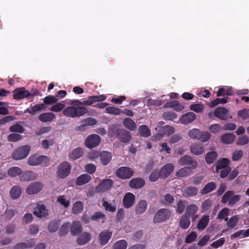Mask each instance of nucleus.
Returning <instances> with one entry per match:
<instances>
[{
  "label": "nucleus",
  "mask_w": 249,
  "mask_h": 249,
  "mask_svg": "<svg viewBox=\"0 0 249 249\" xmlns=\"http://www.w3.org/2000/svg\"><path fill=\"white\" fill-rule=\"evenodd\" d=\"M183 195L185 197L195 196L197 193V189L195 187H188L183 188L182 190Z\"/></svg>",
  "instance_id": "36"
},
{
  "label": "nucleus",
  "mask_w": 249,
  "mask_h": 249,
  "mask_svg": "<svg viewBox=\"0 0 249 249\" xmlns=\"http://www.w3.org/2000/svg\"><path fill=\"white\" fill-rule=\"evenodd\" d=\"M216 188V184L213 182H211L207 184L203 189L202 190L201 193L202 195H205L213 191Z\"/></svg>",
  "instance_id": "43"
},
{
  "label": "nucleus",
  "mask_w": 249,
  "mask_h": 249,
  "mask_svg": "<svg viewBox=\"0 0 249 249\" xmlns=\"http://www.w3.org/2000/svg\"><path fill=\"white\" fill-rule=\"evenodd\" d=\"M190 109L196 113H200L203 111L204 106L202 104H193L190 106Z\"/></svg>",
  "instance_id": "56"
},
{
  "label": "nucleus",
  "mask_w": 249,
  "mask_h": 249,
  "mask_svg": "<svg viewBox=\"0 0 249 249\" xmlns=\"http://www.w3.org/2000/svg\"><path fill=\"white\" fill-rule=\"evenodd\" d=\"M22 173L21 169L17 166L10 168L8 171V174L11 177H15L19 175Z\"/></svg>",
  "instance_id": "47"
},
{
  "label": "nucleus",
  "mask_w": 249,
  "mask_h": 249,
  "mask_svg": "<svg viewBox=\"0 0 249 249\" xmlns=\"http://www.w3.org/2000/svg\"><path fill=\"white\" fill-rule=\"evenodd\" d=\"M174 169V165L171 163H168L163 166L160 171V176L163 178L168 177Z\"/></svg>",
  "instance_id": "20"
},
{
  "label": "nucleus",
  "mask_w": 249,
  "mask_h": 249,
  "mask_svg": "<svg viewBox=\"0 0 249 249\" xmlns=\"http://www.w3.org/2000/svg\"><path fill=\"white\" fill-rule=\"evenodd\" d=\"M71 104L72 106L67 107L63 110L62 114L64 116L75 118L82 116L87 112V109L80 106L82 104L78 100L72 101Z\"/></svg>",
  "instance_id": "1"
},
{
  "label": "nucleus",
  "mask_w": 249,
  "mask_h": 249,
  "mask_svg": "<svg viewBox=\"0 0 249 249\" xmlns=\"http://www.w3.org/2000/svg\"><path fill=\"white\" fill-rule=\"evenodd\" d=\"M112 234V232L107 230L100 232L98 236L100 244L102 246L106 245L111 237Z\"/></svg>",
  "instance_id": "18"
},
{
  "label": "nucleus",
  "mask_w": 249,
  "mask_h": 249,
  "mask_svg": "<svg viewBox=\"0 0 249 249\" xmlns=\"http://www.w3.org/2000/svg\"><path fill=\"white\" fill-rule=\"evenodd\" d=\"M188 134L191 139L199 140L201 131L197 128H193L188 131Z\"/></svg>",
  "instance_id": "41"
},
{
  "label": "nucleus",
  "mask_w": 249,
  "mask_h": 249,
  "mask_svg": "<svg viewBox=\"0 0 249 249\" xmlns=\"http://www.w3.org/2000/svg\"><path fill=\"white\" fill-rule=\"evenodd\" d=\"M43 185L40 182H35L29 184L26 189V193L29 195L37 194L43 188Z\"/></svg>",
  "instance_id": "9"
},
{
  "label": "nucleus",
  "mask_w": 249,
  "mask_h": 249,
  "mask_svg": "<svg viewBox=\"0 0 249 249\" xmlns=\"http://www.w3.org/2000/svg\"><path fill=\"white\" fill-rule=\"evenodd\" d=\"M91 236L88 232H85L79 236L76 242L79 245H83L88 243L90 240Z\"/></svg>",
  "instance_id": "29"
},
{
  "label": "nucleus",
  "mask_w": 249,
  "mask_h": 249,
  "mask_svg": "<svg viewBox=\"0 0 249 249\" xmlns=\"http://www.w3.org/2000/svg\"><path fill=\"white\" fill-rule=\"evenodd\" d=\"M240 198L241 196L240 195H234L233 192L229 191L224 194L221 201L223 203L228 202L229 205H232L239 201Z\"/></svg>",
  "instance_id": "7"
},
{
  "label": "nucleus",
  "mask_w": 249,
  "mask_h": 249,
  "mask_svg": "<svg viewBox=\"0 0 249 249\" xmlns=\"http://www.w3.org/2000/svg\"><path fill=\"white\" fill-rule=\"evenodd\" d=\"M71 171L70 163L67 161H64L61 163L57 167V176L60 178H64L70 175Z\"/></svg>",
  "instance_id": "4"
},
{
  "label": "nucleus",
  "mask_w": 249,
  "mask_h": 249,
  "mask_svg": "<svg viewBox=\"0 0 249 249\" xmlns=\"http://www.w3.org/2000/svg\"><path fill=\"white\" fill-rule=\"evenodd\" d=\"M179 163L181 165H187L191 169H195L197 165L196 161L189 156L182 157L179 160Z\"/></svg>",
  "instance_id": "13"
},
{
  "label": "nucleus",
  "mask_w": 249,
  "mask_h": 249,
  "mask_svg": "<svg viewBox=\"0 0 249 249\" xmlns=\"http://www.w3.org/2000/svg\"><path fill=\"white\" fill-rule=\"evenodd\" d=\"M191 169L189 167L182 168L177 172L176 176L179 178L186 177L191 174Z\"/></svg>",
  "instance_id": "42"
},
{
  "label": "nucleus",
  "mask_w": 249,
  "mask_h": 249,
  "mask_svg": "<svg viewBox=\"0 0 249 249\" xmlns=\"http://www.w3.org/2000/svg\"><path fill=\"white\" fill-rule=\"evenodd\" d=\"M91 219L104 223L106 219V215L102 212H96L91 216Z\"/></svg>",
  "instance_id": "51"
},
{
  "label": "nucleus",
  "mask_w": 249,
  "mask_h": 249,
  "mask_svg": "<svg viewBox=\"0 0 249 249\" xmlns=\"http://www.w3.org/2000/svg\"><path fill=\"white\" fill-rule=\"evenodd\" d=\"M185 207V202L182 200L178 201L177 203L176 211L178 213H181L184 211Z\"/></svg>",
  "instance_id": "62"
},
{
  "label": "nucleus",
  "mask_w": 249,
  "mask_h": 249,
  "mask_svg": "<svg viewBox=\"0 0 249 249\" xmlns=\"http://www.w3.org/2000/svg\"><path fill=\"white\" fill-rule=\"evenodd\" d=\"M47 107L44 104H40L36 105L31 107V108H28L24 111V113H29L31 114L34 115L36 113L42 110H45Z\"/></svg>",
  "instance_id": "21"
},
{
  "label": "nucleus",
  "mask_w": 249,
  "mask_h": 249,
  "mask_svg": "<svg viewBox=\"0 0 249 249\" xmlns=\"http://www.w3.org/2000/svg\"><path fill=\"white\" fill-rule=\"evenodd\" d=\"M34 214L40 218L46 217L48 215V210L45 206L41 203H38L35 209Z\"/></svg>",
  "instance_id": "15"
},
{
  "label": "nucleus",
  "mask_w": 249,
  "mask_h": 249,
  "mask_svg": "<svg viewBox=\"0 0 249 249\" xmlns=\"http://www.w3.org/2000/svg\"><path fill=\"white\" fill-rule=\"evenodd\" d=\"M54 143L53 139H48L43 140L41 142V145L44 149H48L50 146H52Z\"/></svg>",
  "instance_id": "63"
},
{
  "label": "nucleus",
  "mask_w": 249,
  "mask_h": 249,
  "mask_svg": "<svg viewBox=\"0 0 249 249\" xmlns=\"http://www.w3.org/2000/svg\"><path fill=\"white\" fill-rule=\"evenodd\" d=\"M170 216L171 212L169 210L161 209L156 213L153 218V222L159 223L164 222L169 219Z\"/></svg>",
  "instance_id": "5"
},
{
  "label": "nucleus",
  "mask_w": 249,
  "mask_h": 249,
  "mask_svg": "<svg viewBox=\"0 0 249 249\" xmlns=\"http://www.w3.org/2000/svg\"><path fill=\"white\" fill-rule=\"evenodd\" d=\"M91 179L90 176L87 174H84L76 178L75 183L78 186H82L88 183Z\"/></svg>",
  "instance_id": "22"
},
{
  "label": "nucleus",
  "mask_w": 249,
  "mask_h": 249,
  "mask_svg": "<svg viewBox=\"0 0 249 249\" xmlns=\"http://www.w3.org/2000/svg\"><path fill=\"white\" fill-rule=\"evenodd\" d=\"M55 118V115L51 112L43 113L39 115L38 119L44 123L51 122Z\"/></svg>",
  "instance_id": "27"
},
{
  "label": "nucleus",
  "mask_w": 249,
  "mask_h": 249,
  "mask_svg": "<svg viewBox=\"0 0 249 249\" xmlns=\"http://www.w3.org/2000/svg\"><path fill=\"white\" fill-rule=\"evenodd\" d=\"M243 155V151L242 150H235L232 154V159L234 161H237L241 159Z\"/></svg>",
  "instance_id": "60"
},
{
  "label": "nucleus",
  "mask_w": 249,
  "mask_h": 249,
  "mask_svg": "<svg viewBox=\"0 0 249 249\" xmlns=\"http://www.w3.org/2000/svg\"><path fill=\"white\" fill-rule=\"evenodd\" d=\"M190 225L189 218L184 215L181 217L179 222V226L183 229H187Z\"/></svg>",
  "instance_id": "49"
},
{
  "label": "nucleus",
  "mask_w": 249,
  "mask_h": 249,
  "mask_svg": "<svg viewBox=\"0 0 249 249\" xmlns=\"http://www.w3.org/2000/svg\"><path fill=\"white\" fill-rule=\"evenodd\" d=\"M118 139L124 143H126L131 140V135L130 133L125 130H121L119 131L117 135Z\"/></svg>",
  "instance_id": "24"
},
{
  "label": "nucleus",
  "mask_w": 249,
  "mask_h": 249,
  "mask_svg": "<svg viewBox=\"0 0 249 249\" xmlns=\"http://www.w3.org/2000/svg\"><path fill=\"white\" fill-rule=\"evenodd\" d=\"M31 96L29 91L24 88H20L15 89L13 92V98L16 100H20L27 98Z\"/></svg>",
  "instance_id": "12"
},
{
  "label": "nucleus",
  "mask_w": 249,
  "mask_h": 249,
  "mask_svg": "<svg viewBox=\"0 0 249 249\" xmlns=\"http://www.w3.org/2000/svg\"><path fill=\"white\" fill-rule=\"evenodd\" d=\"M35 240L31 239L26 242L20 243L16 245L15 249H30L35 244Z\"/></svg>",
  "instance_id": "31"
},
{
  "label": "nucleus",
  "mask_w": 249,
  "mask_h": 249,
  "mask_svg": "<svg viewBox=\"0 0 249 249\" xmlns=\"http://www.w3.org/2000/svg\"><path fill=\"white\" fill-rule=\"evenodd\" d=\"M238 217L237 216H233L231 217L229 220L228 218H226L225 220L227 221V226L230 228L234 227L238 221Z\"/></svg>",
  "instance_id": "53"
},
{
  "label": "nucleus",
  "mask_w": 249,
  "mask_h": 249,
  "mask_svg": "<svg viewBox=\"0 0 249 249\" xmlns=\"http://www.w3.org/2000/svg\"><path fill=\"white\" fill-rule=\"evenodd\" d=\"M101 142L100 137L97 134H91L89 135L85 140V146L92 149L97 147L100 144Z\"/></svg>",
  "instance_id": "8"
},
{
  "label": "nucleus",
  "mask_w": 249,
  "mask_h": 249,
  "mask_svg": "<svg viewBox=\"0 0 249 249\" xmlns=\"http://www.w3.org/2000/svg\"><path fill=\"white\" fill-rule=\"evenodd\" d=\"M164 107H172L177 111H180L184 109V107L183 105L180 104L178 101H173L172 102H167L164 105Z\"/></svg>",
  "instance_id": "23"
},
{
  "label": "nucleus",
  "mask_w": 249,
  "mask_h": 249,
  "mask_svg": "<svg viewBox=\"0 0 249 249\" xmlns=\"http://www.w3.org/2000/svg\"><path fill=\"white\" fill-rule=\"evenodd\" d=\"M162 133H159L155 136L156 140H160L163 135L169 136L175 132V129L173 126L165 125L163 127Z\"/></svg>",
  "instance_id": "17"
},
{
  "label": "nucleus",
  "mask_w": 249,
  "mask_h": 249,
  "mask_svg": "<svg viewBox=\"0 0 249 249\" xmlns=\"http://www.w3.org/2000/svg\"><path fill=\"white\" fill-rule=\"evenodd\" d=\"M84 210L83 203L80 201H77L72 204V212L75 214H78L82 213Z\"/></svg>",
  "instance_id": "34"
},
{
  "label": "nucleus",
  "mask_w": 249,
  "mask_h": 249,
  "mask_svg": "<svg viewBox=\"0 0 249 249\" xmlns=\"http://www.w3.org/2000/svg\"><path fill=\"white\" fill-rule=\"evenodd\" d=\"M235 136L232 133H226L222 135L220 139L222 142L225 144H231L235 140Z\"/></svg>",
  "instance_id": "30"
},
{
  "label": "nucleus",
  "mask_w": 249,
  "mask_h": 249,
  "mask_svg": "<svg viewBox=\"0 0 249 249\" xmlns=\"http://www.w3.org/2000/svg\"><path fill=\"white\" fill-rule=\"evenodd\" d=\"M133 174V171L127 167H122L116 171V175L120 178L127 179L130 178Z\"/></svg>",
  "instance_id": "11"
},
{
  "label": "nucleus",
  "mask_w": 249,
  "mask_h": 249,
  "mask_svg": "<svg viewBox=\"0 0 249 249\" xmlns=\"http://www.w3.org/2000/svg\"><path fill=\"white\" fill-rule=\"evenodd\" d=\"M100 203L101 204L104 209L107 211L113 213L116 210L117 206L115 205V204L109 203L104 199H103L100 202Z\"/></svg>",
  "instance_id": "38"
},
{
  "label": "nucleus",
  "mask_w": 249,
  "mask_h": 249,
  "mask_svg": "<svg viewBox=\"0 0 249 249\" xmlns=\"http://www.w3.org/2000/svg\"><path fill=\"white\" fill-rule=\"evenodd\" d=\"M123 124L125 127L130 131H134L137 128L135 123L129 118H125L123 120Z\"/></svg>",
  "instance_id": "37"
},
{
  "label": "nucleus",
  "mask_w": 249,
  "mask_h": 249,
  "mask_svg": "<svg viewBox=\"0 0 249 249\" xmlns=\"http://www.w3.org/2000/svg\"><path fill=\"white\" fill-rule=\"evenodd\" d=\"M217 157V153L214 151L208 153L205 157L206 161L208 164L213 162Z\"/></svg>",
  "instance_id": "45"
},
{
  "label": "nucleus",
  "mask_w": 249,
  "mask_h": 249,
  "mask_svg": "<svg viewBox=\"0 0 249 249\" xmlns=\"http://www.w3.org/2000/svg\"><path fill=\"white\" fill-rule=\"evenodd\" d=\"M70 227V223H66L64 224L61 227L59 233L60 236H63L68 233Z\"/></svg>",
  "instance_id": "61"
},
{
  "label": "nucleus",
  "mask_w": 249,
  "mask_h": 249,
  "mask_svg": "<svg viewBox=\"0 0 249 249\" xmlns=\"http://www.w3.org/2000/svg\"><path fill=\"white\" fill-rule=\"evenodd\" d=\"M30 147L28 145H22L15 149L12 154V157L15 160H21L26 158L29 155Z\"/></svg>",
  "instance_id": "3"
},
{
  "label": "nucleus",
  "mask_w": 249,
  "mask_h": 249,
  "mask_svg": "<svg viewBox=\"0 0 249 249\" xmlns=\"http://www.w3.org/2000/svg\"><path fill=\"white\" fill-rule=\"evenodd\" d=\"M197 211L198 207L196 205L191 204L187 207L184 215L188 218L191 217L193 221H195L198 216Z\"/></svg>",
  "instance_id": "10"
},
{
  "label": "nucleus",
  "mask_w": 249,
  "mask_h": 249,
  "mask_svg": "<svg viewBox=\"0 0 249 249\" xmlns=\"http://www.w3.org/2000/svg\"><path fill=\"white\" fill-rule=\"evenodd\" d=\"M127 247V242L126 240L122 239L115 242L112 249H126Z\"/></svg>",
  "instance_id": "48"
},
{
  "label": "nucleus",
  "mask_w": 249,
  "mask_h": 249,
  "mask_svg": "<svg viewBox=\"0 0 249 249\" xmlns=\"http://www.w3.org/2000/svg\"><path fill=\"white\" fill-rule=\"evenodd\" d=\"M112 185L113 181L111 179L104 180L96 187V191L98 192H105L109 190Z\"/></svg>",
  "instance_id": "16"
},
{
  "label": "nucleus",
  "mask_w": 249,
  "mask_h": 249,
  "mask_svg": "<svg viewBox=\"0 0 249 249\" xmlns=\"http://www.w3.org/2000/svg\"><path fill=\"white\" fill-rule=\"evenodd\" d=\"M106 110L108 113L114 115H119L122 112L120 108L114 107H107Z\"/></svg>",
  "instance_id": "58"
},
{
  "label": "nucleus",
  "mask_w": 249,
  "mask_h": 249,
  "mask_svg": "<svg viewBox=\"0 0 249 249\" xmlns=\"http://www.w3.org/2000/svg\"><path fill=\"white\" fill-rule=\"evenodd\" d=\"M249 142V137L247 135H243L239 137L236 141V144L238 146H243L248 144Z\"/></svg>",
  "instance_id": "52"
},
{
  "label": "nucleus",
  "mask_w": 249,
  "mask_h": 249,
  "mask_svg": "<svg viewBox=\"0 0 249 249\" xmlns=\"http://www.w3.org/2000/svg\"><path fill=\"white\" fill-rule=\"evenodd\" d=\"M65 105L64 104H62L61 103H57L55 105H53L51 107L50 110L52 111L58 112L62 110H64L65 109Z\"/></svg>",
  "instance_id": "55"
},
{
  "label": "nucleus",
  "mask_w": 249,
  "mask_h": 249,
  "mask_svg": "<svg viewBox=\"0 0 249 249\" xmlns=\"http://www.w3.org/2000/svg\"><path fill=\"white\" fill-rule=\"evenodd\" d=\"M83 149L81 147H77L72 150L69 154V157L71 160H75L80 158L83 155Z\"/></svg>",
  "instance_id": "26"
},
{
  "label": "nucleus",
  "mask_w": 249,
  "mask_h": 249,
  "mask_svg": "<svg viewBox=\"0 0 249 249\" xmlns=\"http://www.w3.org/2000/svg\"><path fill=\"white\" fill-rule=\"evenodd\" d=\"M237 115L244 120L249 119V109H244L240 110L238 112Z\"/></svg>",
  "instance_id": "59"
},
{
  "label": "nucleus",
  "mask_w": 249,
  "mask_h": 249,
  "mask_svg": "<svg viewBox=\"0 0 249 249\" xmlns=\"http://www.w3.org/2000/svg\"><path fill=\"white\" fill-rule=\"evenodd\" d=\"M82 231V228L79 221H73L71 225V232L72 235H78Z\"/></svg>",
  "instance_id": "28"
},
{
  "label": "nucleus",
  "mask_w": 249,
  "mask_h": 249,
  "mask_svg": "<svg viewBox=\"0 0 249 249\" xmlns=\"http://www.w3.org/2000/svg\"><path fill=\"white\" fill-rule=\"evenodd\" d=\"M21 188L18 186L13 187L10 191L11 197L13 199H16L19 197L21 194Z\"/></svg>",
  "instance_id": "35"
},
{
  "label": "nucleus",
  "mask_w": 249,
  "mask_h": 249,
  "mask_svg": "<svg viewBox=\"0 0 249 249\" xmlns=\"http://www.w3.org/2000/svg\"><path fill=\"white\" fill-rule=\"evenodd\" d=\"M229 163V160L226 158H223L221 160H219L217 162L216 165V172H218L219 169H223L225 168L229 167L228 165Z\"/></svg>",
  "instance_id": "46"
},
{
  "label": "nucleus",
  "mask_w": 249,
  "mask_h": 249,
  "mask_svg": "<svg viewBox=\"0 0 249 249\" xmlns=\"http://www.w3.org/2000/svg\"><path fill=\"white\" fill-rule=\"evenodd\" d=\"M208 129L210 132L213 134L218 133L223 130L222 127L218 124H211Z\"/></svg>",
  "instance_id": "50"
},
{
  "label": "nucleus",
  "mask_w": 249,
  "mask_h": 249,
  "mask_svg": "<svg viewBox=\"0 0 249 249\" xmlns=\"http://www.w3.org/2000/svg\"><path fill=\"white\" fill-rule=\"evenodd\" d=\"M147 203L144 200H141L138 202L136 206L135 211L137 214H141L146 210Z\"/></svg>",
  "instance_id": "39"
},
{
  "label": "nucleus",
  "mask_w": 249,
  "mask_h": 249,
  "mask_svg": "<svg viewBox=\"0 0 249 249\" xmlns=\"http://www.w3.org/2000/svg\"><path fill=\"white\" fill-rule=\"evenodd\" d=\"M49 159L45 156H40L37 154L31 155L28 159V164L30 166H37L43 164L45 166L49 164Z\"/></svg>",
  "instance_id": "2"
},
{
  "label": "nucleus",
  "mask_w": 249,
  "mask_h": 249,
  "mask_svg": "<svg viewBox=\"0 0 249 249\" xmlns=\"http://www.w3.org/2000/svg\"><path fill=\"white\" fill-rule=\"evenodd\" d=\"M139 133L140 135L143 137H148L150 135V131L146 125H141L139 127Z\"/></svg>",
  "instance_id": "54"
},
{
  "label": "nucleus",
  "mask_w": 249,
  "mask_h": 249,
  "mask_svg": "<svg viewBox=\"0 0 249 249\" xmlns=\"http://www.w3.org/2000/svg\"><path fill=\"white\" fill-rule=\"evenodd\" d=\"M56 202L65 208H67L70 205V198L69 196L62 195L59 196Z\"/></svg>",
  "instance_id": "32"
},
{
  "label": "nucleus",
  "mask_w": 249,
  "mask_h": 249,
  "mask_svg": "<svg viewBox=\"0 0 249 249\" xmlns=\"http://www.w3.org/2000/svg\"><path fill=\"white\" fill-rule=\"evenodd\" d=\"M111 154L110 153L103 151L100 153L101 160L103 165H107L111 159Z\"/></svg>",
  "instance_id": "40"
},
{
  "label": "nucleus",
  "mask_w": 249,
  "mask_h": 249,
  "mask_svg": "<svg viewBox=\"0 0 249 249\" xmlns=\"http://www.w3.org/2000/svg\"><path fill=\"white\" fill-rule=\"evenodd\" d=\"M190 150L192 154L196 155H200L204 152L205 148L201 144L195 143L191 146Z\"/></svg>",
  "instance_id": "25"
},
{
  "label": "nucleus",
  "mask_w": 249,
  "mask_h": 249,
  "mask_svg": "<svg viewBox=\"0 0 249 249\" xmlns=\"http://www.w3.org/2000/svg\"><path fill=\"white\" fill-rule=\"evenodd\" d=\"M196 118V114L193 112H190L181 116L179 120L182 124H187L194 121Z\"/></svg>",
  "instance_id": "19"
},
{
  "label": "nucleus",
  "mask_w": 249,
  "mask_h": 249,
  "mask_svg": "<svg viewBox=\"0 0 249 249\" xmlns=\"http://www.w3.org/2000/svg\"><path fill=\"white\" fill-rule=\"evenodd\" d=\"M144 180L140 178H135L131 179L129 183V185L131 188L138 189L142 188L144 185Z\"/></svg>",
  "instance_id": "33"
},
{
  "label": "nucleus",
  "mask_w": 249,
  "mask_h": 249,
  "mask_svg": "<svg viewBox=\"0 0 249 249\" xmlns=\"http://www.w3.org/2000/svg\"><path fill=\"white\" fill-rule=\"evenodd\" d=\"M135 196L131 193H126L123 198L124 207L126 209L131 207L135 203Z\"/></svg>",
  "instance_id": "14"
},
{
  "label": "nucleus",
  "mask_w": 249,
  "mask_h": 249,
  "mask_svg": "<svg viewBox=\"0 0 249 249\" xmlns=\"http://www.w3.org/2000/svg\"><path fill=\"white\" fill-rule=\"evenodd\" d=\"M208 115L211 118L214 116L221 120H225L229 118V110L226 108L218 107L214 109L213 112H209Z\"/></svg>",
  "instance_id": "6"
},
{
  "label": "nucleus",
  "mask_w": 249,
  "mask_h": 249,
  "mask_svg": "<svg viewBox=\"0 0 249 249\" xmlns=\"http://www.w3.org/2000/svg\"><path fill=\"white\" fill-rule=\"evenodd\" d=\"M21 136L19 134L13 133L8 136V139L10 142H16L21 139Z\"/></svg>",
  "instance_id": "64"
},
{
  "label": "nucleus",
  "mask_w": 249,
  "mask_h": 249,
  "mask_svg": "<svg viewBox=\"0 0 249 249\" xmlns=\"http://www.w3.org/2000/svg\"><path fill=\"white\" fill-rule=\"evenodd\" d=\"M209 221V216L205 215L203 216L197 224V228L199 230H203L207 226Z\"/></svg>",
  "instance_id": "44"
},
{
  "label": "nucleus",
  "mask_w": 249,
  "mask_h": 249,
  "mask_svg": "<svg viewBox=\"0 0 249 249\" xmlns=\"http://www.w3.org/2000/svg\"><path fill=\"white\" fill-rule=\"evenodd\" d=\"M43 101H44V104H46L50 105V104H52L56 103L58 101V99L54 96L49 95V96L46 97L44 99Z\"/></svg>",
  "instance_id": "57"
}]
</instances>
